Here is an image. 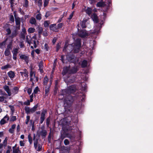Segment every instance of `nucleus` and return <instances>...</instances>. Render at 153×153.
Masks as SVG:
<instances>
[{"instance_id": "obj_1", "label": "nucleus", "mask_w": 153, "mask_h": 153, "mask_svg": "<svg viewBox=\"0 0 153 153\" xmlns=\"http://www.w3.org/2000/svg\"><path fill=\"white\" fill-rule=\"evenodd\" d=\"M74 101L73 97L71 95H68L64 100V105L66 111H68L70 113L72 112V109L71 108L72 103Z\"/></svg>"}, {"instance_id": "obj_2", "label": "nucleus", "mask_w": 153, "mask_h": 153, "mask_svg": "<svg viewBox=\"0 0 153 153\" xmlns=\"http://www.w3.org/2000/svg\"><path fill=\"white\" fill-rule=\"evenodd\" d=\"M71 48V51L74 53L79 52L81 46V39H77L74 43L69 45Z\"/></svg>"}, {"instance_id": "obj_3", "label": "nucleus", "mask_w": 153, "mask_h": 153, "mask_svg": "<svg viewBox=\"0 0 153 153\" xmlns=\"http://www.w3.org/2000/svg\"><path fill=\"white\" fill-rule=\"evenodd\" d=\"M76 89V86L74 85H72L69 87L67 89H66L62 90L61 94L59 95V98L61 97L62 99L63 97H64V96L62 97H61V96L66 95L67 94L69 95V94L74 92Z\"/></svg>"}, {"instance_id": "obj_4", "label": "nucleus", "mask_w": 153, "mask_h": 153, "mask_svg": "<svg viewBox=\"0 0 153 153\" xmlns=\"http://www.w3.org/2000/svg\"><path fill=\"white\" fill-rule=\"evenodd\" d=\"M92 19L93 21L96 23V26L94 30V33L98 34L100 32V30L102 27V25L98 23V18L96 14L94 13L92 14Z\"/></svg>"}, {"instance_id": "obj_5", "label": "nucleus", "mask_w": 153, "mask_h": 153, "mask_svg": "<svg viewBox=\"0 0 153 153\" xmlns=\"http://www.w3.org/2000/svg\"><path fill=\"white\" fill-rule=\"evenodd\" d=\"M37 107L38 105H35L31 108H30L29 107L26 106L25 107V109L26 113L27 114H28L30 113H33L35 112L36 111Z\"/></svg>"}, {"instance_id": "obj_6", "label": "nucleus", "mask_w": 153, "mask_h": 153, "mask_svg": "<svg viewBox=\"0 0 153 153\" xmlns=\"http://www.w3.org/2000/svg\"><path fill=\"white\" fill-rule=\"evenodd\" d=\"M30 81L32 82L33 85L34 84V82H36L38 81V78L35 76L34 72L31 71L30 72Z\"/></svg>"}, {"instance_id": "obj_7", "label": "nucleus", "mask_w": 153, "mask_h": 153, "mask_svg": "<svg viewBox=\"0 0 153 153\" xmlns=\"http://www.w3.org/2000/svg\"><path fill=\"white\" fill-rule=\"evenodd\" d=\"M47 114V111L45 110L42 111L41 114V116L40 118V123L42 124L45 118V116Z\"/></svg>"}, {"instance_id": "obj_8", "label": "nucleus", "mask_w": 153, "mask_h": 153, "mask_svg": "<svg viewBox=\"0 0 153 153\" xmlns=\"http://www.w3.org/2000/svg\"><path fill=\"white\" fill-rule=\"evenodd\" d=\"M9 116L7 115L4 116L0 121V124L1 125H3L7 122L9 120Z\"/></svg>"}, {"instance_id": "obj_9", "label": "nucleus", "mask_w": 153, "mask_h": 153, "mask_svg": "<svg viewBox=\"0 0 153 153\" xmlns=\"http://www.w3.org/2000/svg\"><path fill=\"white\" fill-rule=\"evenodd\" d=\"M20 58L22 59H24L26 62L27 64L29 61L28 57L24 54H19Z\"/></svg>"}, {"instance_id": "obj_10", "label": "nucleus", "mask_w": 153, "mask_h": 153, "mask_svg": "<svg viewBox=\"0 0 153 153\" xmlns=\"http://www.w3.org/2000/svg\"><path fill=\"white\" fill-rule=\"evenodd\" d=\"M78 69L77 67L75 66L71 68H70L69 71V74H73L76 73L78 71Z\"/></svg>"}, {"instance_id": "obj_11", "label": "nucleus", "mask_w": 153, "mask_h": 153, "mask_svg": "<svg viewBox=\"0 0 153 153\" xmlns=\"http://www.w3.org/2000/svg\"><path fill=\"white\" fill-rule=\"evenodd\" d=\"M79 35L82 37H83L88 35L87 33L85 30H81L78 33Z\"/></svg>"}, {"instance_id": "obj_12", "label": "nucleus", "mask_w": 153, "mask_h": 153, "mask_svg": "<svg viewBox=\"0 0 153 153\" xmlns=\"http://www.w3.org/2000/svg\"><path fill=\"white\" fill-rule=\"evenodd\" d=\"M4 90L8 94V96H10L12 94V93L10 89L9 88V86L5 85L4 87Z\"/></svg>"}, {"instance_id": "obj_13", "label": "nucleus", "mask_w": 153, "mask_h": 153, "mask_svg": "<svg viewBox=\"0 0 153 153\" xmlns=\"http://www.w3.org/2000/svg\"><path fill=\"white\" fill-rule=\"evenodd\" d=\"M14 16L15 17L16 24L18 26V28L20 29V19L19 17H16L15 15Z\"/></svg>"}, {"instance_id": "obj_14", "label": "nucleus", "mask_w": 153, "mask_h": 153, "mask_svg": "<svg viewBox=\"0 0 153 153\" xmlns=\"http://www.w3.org/2000/svg\"><path fill=\"white\" fill-rule=\"evenodd\" d=\"M19 73L22 76H24L26 77H28V72L26 69H25L23 71H20Z\"/></svg>"}, {"instance_id": "obj_15", "label": "nucleus", "mask_w": 153, "mask_h": 153, "mask_svg": "<svg viewBox=\"0 0 153 153\" xmlns=\"http://www.w3.org/2000/svg\"><path fill=\"white\" fill-rule=\"evenodd\" d=\"M19 88L18 87L16 86L14 87L12 90V94L14 95L17 94L19 92Z\"/></svg>"}, {"instance_id": "obj_16", "label": "nucleus", "mask_w": 153, "mask_h": 153, "mask_svg": "<svg viewBox=\"0 0 153 153\" xmlns=\"http://www.w3.org/2000/svg\"><path fill=\"white\" fill-rule=\"evenodd\" d=\"M7 74L11 80L14 77L15 74L14 72L10 71L7 73Z\"/></svg>"}, {"instance_id": "obj_17", "label": "nucleus", "mask_w": 153, "mask_h": 153, "mask_svg": "<svg viewBox=\"0 0 153 153\" xmlns=\"http://www.w3.org/2000/svg\"><path fill=\"white\" fill-rule=\"evenodd\" d=\"M47 134V131L44 129H42L41 131L40 132V134L42 136V137L43 138H45Z\"/></svg>"}, {"instance_id": "obj_18", "label": "nucleus", "mask_w": 153, "mask_h": 153, "mask_svg": "<svg viewBox=\"0 0 153 153\" xmlns=\"http://www.w3.org/2000/svg\"><path fill=\"white\" fill-rule=\"evenodd\" d=\"M69 70L70 68L69 67H64L63 69L62 74L63 75H64L67 73L69 74Z\"/></svg>"}, {"instance_id": "obj_19", "label": "nucleus", "mask_w": 153, "mask_h": 153, "mask_svg": "<svg viewBox=\"0 0 153 153\" xmlns=\"http://www.w3.org/2000/svg\"><path fill=\"white\" fill-rule=\"evenodd\" d=\"M88 20V19H84L81 22L80 25L82 28H84L86 27V23Z\"/></svg>"}, {"instance_id": "obj_20", "label": "nucleus", "mask_w": 153, "mask_h": 153, "mask_svg": "<svg viewBox=\"0 0 153 153\" xmlns=\"http://www.w3.org/2000/svg\"><path fill=\"white\" fill-rule=\"evenodd\" d=\"M12 67L11 65L9 64H7L6 65L2 66L1 68V70H6L8 68H11Z\"/></svg>"}, {"instance_id": "obj_21", "label": "nucleus", "mask_w": 153, "mask_h": 153, "mask_svg": "<svg viewBox=\"0 0 153 153\" xmlns=\"http://www.w3.org/2000/svg\"><path fill=\"white\" fill-rule=\"evenodd\" d=\"M66 134L67 133H65V132L63 133H61L59 140H61V141H62L65 137H66Z\"/></svg>"}, {"instance_id": "obj_22", "label": "nucleus", "mask_w": 153, "mask_h": 153, "mask_svg": "<svg viewBox=\"0 0 153 153\" xmlns=\"http://www.w3.org/2000/svg\"><path fill=\"white\" fill-rule=\"evenodd\" d=\"M66 137L69 138L71 140H73L74 139L75 136L74 134H71L69 133H67Z\"/></svg>"}, {"instance_id": "obj_23", "label": "nucleus", "mask_w": 153, "mask_h": 153, "mask_svg": "<svg viewBox=\"0 0 153 153\" xmlns=\"http://www.w3.org/2000/svg\"><path fill=\"white\" fill-rule=\"evenodd\" d=\"M35 1L39 7H42V0H35Z\"/></svg>"}, {"instance_id": "obj_24", "label": "nucleus", "mask_w": 153, "mask_h": 153, "mask_svg": "<svg viewBox=\"0 0 153 153\" xmlns=\"http://www.w3.org/2000/svg\"><path fill=\"white\" fill-rule=\"evenodd\" d=\"M56 25V24L51 25L50 26V29L51 30L56 31L57 29Z\"/></svg>"}, {"instance_id": "obj_25", "label": "nucleus", "mask_w": 153, "mask_h": 153, "mask_svg": "<svg viewBox=\"0 0 153 153\" xmlns=\"http://www.w3.org/2000/svg\"><path fill=\"white\" fill-rule=\"evenodd\" d=\"M87 65V62L85 60H83L82 62L81 66L82 68H84L86 67Z\"/></svg>"}, {"instance_id": "obj_26", "label": "nucleus", "mask_w": 153, "mask_h": 153, "mask_svg": "<svg viewBox=\"0 0 153 153\" xmlns=\"http://www.w3.org/2000/svg\"><path fill=\"white\" fill-rule=\"evenodd\" d=\"M49 86H47L45 87V97H46L48 96V93L49 91Z\"/></svg>"}, {"instance_id": "obj_27", "label": "nucleus", "mask_w": 153, "mask_h": 153, "mask_svg": "<svg viewBox=\"0 0 153 153\" xmlns=\"http://www.w3.org/2000/svg\"><path fill=\"white\" fill-rule=\"evenodd\" d=\"M19 50V47L14 48L12 51V53L13 55H17L18 53V51Z\"/></svg>"}, {"instance_id": "obj_28", "label": "nucleus", "mask_w": 153, "mask_h": 153, "mask_svg": "<svg viewBox=\"0 0 153 153\" xmlns=\"http://www.w3.org/2000/svg\"><path fill=\"white\" fill-rule=\"evenodd\" d=\"M30 23L31 24L35 25L36 24V20L35 18L31 17L30 20Z\"/></svg>"}, {"instance_id": "obj_29", "label": "nucleus", "mask_w": 153, "mask_h": 153, "mask_svg": "<svg viewBox=\"0 0 153 153\" xmlns=\"http://www.w3.org/2000/svg\"><path fill=\"white\" fill-rule=\"evenodd\" d=\"M11 54L10 50L6 49L4 52V55L5 56H8Z\"/></svg>"}, {"instance_id": "obj_30", "label": "nucleus", "mask_w": 153, "mask_h": 153, "mask_svg": "<svg viewBox=\"0 0 153 153\" xmlns=\"http://www.w3.org/2000/svg\"><path fill=\"white\" fill-rule=\"evenodd\" d=\"M82 104L80 102L79 103H77L76 104L75 108L76 109H79L81 107Z\"/></svg>"}, {"instance_id": "obj_31", "label": "nucleus", "mask_w": 153, "mask_h": 153, "mask_svg": "<svg viewBox=\"0 0 153 153\" xmlns=\"http://www.w3.org/2000/svg\"><path fill=\"white\" fill-rule=\"evenodd\" d=\"M70 151L69 148H67L66 147H64L63 149V153H69Z\"/></svg>"}, {"instance_id": "obj_32", "label": "nucleus", "mask_w": 153, "mask_h": 153, "mask_svg": "<svg viewBox=\"0 0 153 153\" xmlns=\"http://www.w3.org/2000/svg\"><path fill=\"white\" fill-rule=\"evenodd\" d=\"M86 13L88 15L91 14L92 12V9L90 8H88L85 10Z\"/></svg>"}, {"instance_id": "obj_33", "label": "nucleus", "mask_w": 153, "mask_h": 153, "mask_svg": "<svg viewBox=\"0 0 153 153\" xmlns=\"http://www.w3.org/2000/svg\"><path fill=\"white\" fill-rule=\"evenodd\" d=\"M17 34V32L16 30H15L14 31H13L11 34V35L10 36V37L11 38H13L14 37H15Z\"/></svg>"}, {"instance_id": "obj_34", "label": "nucleus", "mask_w": 153, "mask_h": 153, "mask_svg": "<svg viewBox=\"0 0 153 153\" xmlns=\"http://www.w3.org/2000/svg\"><path fill=\"white\" fill-rule=\"evenodd\" d=\"M12 48V42H10L9 44L7 45V48H6L8 50H11Z\"/></svg>"}, {"instance_id": "obj_35", "label": "nucleus", "mask_w": 153, "mask_h": 153, "mask_svg": "<svg viewBox=\"0 0 153 153\" xmlns=\"http://www.w3.org/2000/svg\"><path fill=\"white\" fill-rule=\"evenodd\" d=\"M35 29L34 28L30 27L28 30V32L29 33H32L34 32Z\"/></svg>"}, {"instance_id": "obj_36", "label": "nucleus", "mask_w": 153, "mask_h": 153, "mask_svg": "<svg viewBox=\"0 0 153 153\" xmlns=\"http://www.w3.org/2000/svg\"><path fill=\"white\" fill-rule=\"evenodd\" d=\"M6 40L0 43V48H3L5 46Z\"/></svg>"}, {"instance_id": "obj_37", "label": "nucleus", "mask_w": 153, "mask_h": 153, "mask_svg": "<svg viewBox=\"0 0 153 153\" xmlns=\"http://www.w3.org/2000/svg\"><path fill=\"white\" fill-rule=\"evenodd\" d=\"M48 80V78L47 76H45L44 79V84L45 85H46Z\"/></svg>"}, {"instance_id": "obj_38", "label": "nucleus", "mask_w": 153, "mask_h": 153, "mask_svg": "<svg viewBox=\"0 0 153 153\" xmlns=\"http://www.w3.org/2000/svg\"><path fill=\"white\" fill-rule=\"evenodd\" d=\"M28 140L30 144H31L33 143L32 139L30 136V134H29L28 136Z\"/></svg>"}, {"instance_id": "obj_39", "label": "nucleus", "mask_w": 153, "mask_h": 153, "mask_svg": "<svg viewBox=\"0 0 153 153\" xmlns=\"http://www.w3.org/2000/svg\"><path fill=\"white\" fill-rule=\"evenodd\" d=\"M13 153H18V152L19 151V148L17 149L14 148V147H12Z\"/></svg>"}, {"instance_id": "obj_40", "label": "nucleus", "mask_w": 153, "mask_h": 153, "mask_svg": "<svg viewBox=\"0 0 153 153\" xmlns=\"http://www.w3.org/2000/svg\"><path fill=\"white\" fill-rule=\"evenodd\" d=\"M12 151V149L11 146H7V149L6 151V153H10V152Z\"/></svg>"}, {"instance_id": "obj_41", "label": "nucleus", "mask_w": 153, "mask_h": 153, "mask_svg": "<svg viewBox=\"0 0 153 153\" xmlns=\"http://www.w3.org/2000/svg\"><path fill=\"white\" fill-rule=\"evenodd\" d=\"M36 19L38 20H40L41 19L42 17L40 13H39L37 14L36 17Z\"/></svg>"}, {"instance_id": "obj_42", "label": "nucleus", "mask_w": 153, "mask_h": 153, "mask_svg": "<svg viewBox=\"0 0 153 153\" xmlns=\"http://www.w3.org/2000/svg\"><path fill=\"white\" fill-rule=\"evenodd\" d=\"M50 24V22L49 21H46L44 22V26L45 27H48Z\"/></svg>"}, {"instance_id": "obj_43", "label": "nucleus", "mask_w": 153, "mask_h": 153, "mask_svg": "<svg viewBox=\"0 0 153 153\" xmlns=\"http://www.w3.org/2000/svg\"><path fill=\"white\" fill-rule=\"evenodd\" d=\"M38 143V140L36 139L34 141V146L35 149H36L37 148Z\"/></svg>"}, {"instance_id": "obj_44", "label": "nucleus", "mask_w": 153, "mask_h": 153, "mask_svg": "<svg viewBox=\"0 0 153 153\" xmlns=\"http://www.w3.org/2000/svg\"><path fill=\"white\" fill-rule=\"evenodd\" d=\"M49 49V48L47 44H45L44 46V50L46 51H48Z\"/></svg>"}, {"instance_id": "obj_45", "label": "nucleus", "mask_w": 153, "mask_h": 153, "mask_svg": "<svg viewBox=\"0 0 153 153\" xmlns=\"http://www.w3.org/2000/svg\"><path fill=\"white\" fill-rule=\"evenodd\" d=\"M49 0H45L44 6V7L47 6L48 4Z\"/></svg>"}, {"instance_id": "obj_46", "label": "nucleus", "mask_w": 153, "mask_h": 153, "mask_svg": "<svg viewBox=\"0 0 153 153\" xmlns=\"http://www.w3.org/2000/svg\"><path fill=\"white\" fill-rule=\"evenodd\" d=\"M30 117L29 115H27L26 117V119L25 120V123L26 124H28V122L30 120Z\"/></svg>"}, {"instance_id": "obj_47", "label": "nucleus", "mask_w": 153, "mask_h": 153, "mask_svg": "<svg viewBox=\"0 0 153 153\" xmlns=\"http://www.w3.org/2000/svg\"><path fill=\"white\" fill-rule=\"evenodd\" d=\"M39 91V88L38 87H37V86L35 88L34 90L33 93L34 94H37Z\"/></svg>"}, {"instance_id": "obj_48", "label": "nucleus", "mask_w": 153, "mask_h": 153, "mask_svg": "<svg viewBox=\"0 0 153 153\" xmlns=\"http://www.w3.org/2000/svg\"><path fill=\"white\" fill-rule=\"evenodd\" d=\"M50 118L49 117H48L47 120H46V125L47 126H48L49 123H50Z\"/></svg>"}, {"instance_id": "obj_49", "label": "nucleus", "mask_w": 153, "mask_h": 153, "mask_svg": "<svg viewBox=\"0 0 153 153\" xmlns=\"http://www.w3.org/2000/svg\"><path fill=\"white\" fill-rule=\"evenodd\" d=\"M63 24L62 23L58 24L56 26V29H59L61 28L63 26Z\"/></svg>"}, {"instance_id": "obj_50", "label": "nucleus", "mask_w": 153, "mask_h": 153, "mask_svg": "<svg viewBox=\"0 0 153 153\" xmlns=\"http://www.w3.org/2000/svg\"><path fill=\"white\" fill-rule=\"evenodd\" d=\"M16 117L15 116H13L10 119V121H14L16 120Z\"/></svg>"}, {"instance_id": "obj_51", "label": "nucleus", "mask_w": 153, "mask_h": 153, "mask_svg": "<svg viewBox=\"0 0 153 153\" xmlns=\"http://www.w3.org/2000/svg\"><path fill=\"white\" fill-rule=\"evenodd\" d=\"M42 30L43 29L42 27H39L38 32L39 34H41L42 33Z\"/></svg>"}, {"instance_id": "obj_52", "label": "nucleus", "mask_w": 153, "mask_h": 153, "mask_svg": "<svg viewBox=\"0 0 153 153\" xmlns=\"http://www.w3.org/2000/svg\"><path fill=\"white\" fill-rule=\"evenodd\" d=\"M64 143L65 145H67L69 144V142L68 139H65L64 141Z\"/></svg>"}, {"instance_id": "obj_53", "label": "nucleus", "mask_w": 153, "mask_h": 153, "mask_svg": "<svg viewBox=\"0 0 153 153\" xmlns=\"http://www.w3.org/2000/svg\"><path fill=\"white\" fill-rule=\"evenodd\" d=\"M25 2L24 3V6L26 7H27L28 6V1L27 0H25Z\"/></svg>"}, {"instance_id": "obj_54", "label": "nucleus", "mask_w": 153, "mask_h": 153, "mask_svg": "<svg viewBox=\"0 0 153 153\" xmlns=\"http://www.w3.org/2000/svg\"><path fill=\"white\" fill-rule=\"evenodd\" d=\"M6 31L7 32V35H9L11 33V31L9 28L7 29Z\"/></svg>"}, {"instance_id": "obj_55", "label": "nucleus", "mask_w": 153, "mask_h": 153, "mask_svg": "<svg viewBox=\"0 0 153 153\" xmlns=\"http://www.w3.org/2000/svg\"><path fill=\"white\" fill-rule=\"evenodd\" d=\"M51 14V13L50 11L46 12L45 15V17L46 18L48 17Z\"/></svg>"}, {"instance_id": "obj_56", "label": "nucleus", "mask_w": 153, "mask_h": 153, "mask_svg": "<svg viewBox=\"0 0 153 153\" xmlns=\"http://www.w3.org/2000/svg\"><path fill=\"white\" fill-rule=\"evenodd\" d=\"M24 105H30V102L29 100H27L24 103Z\"/></svg>"}, {"instance_id": "obj_57", "label": "nucleus", "mask_w": 153, "mask_h": 153, "mask_svg": "<svg viewBox=\"0 0 153 153\" xmlns=\"http://www.w3.org/2000/svg\"><path fill=\"white\" fill-rule=\"evenodd\" d=\"M39 69H43V65L42 63H40L39 65Z\"/></svg>"}, {"instance_id": "obj_58", "label": "nucleus", "mask_w": 153, "mask_h": 153, "mask_svg": "<svg viewBox=\"0 0 153 153\" xmlns=\"http://www.w3.org/2000/svg\"><path fill=\"white\" fill-rule=\"evenodd\" d=\"M24 141H20L19 142L20 145L21 146H24L25 143H24Z\"/></svg>"}, {"instance_id": "obj_59", "label": "nucleus", "mask_w": 153, "mask_h": 153, "mask_svg": "<svg viewBox=\"0 0 153 153\" xmlns=\"http://www.w3.org/2000/svg\"><path fill=\"white\" fill-rule=\"evenodd\" d=\"M89 1L90 3L93 4L97 1V0H89Z\"/></svg>"}, {"instance_id": "obj_60", "label": "nucleus", "mask_w": 153, "mask_h": 153, "mask_svg": "<svg viewBox=\"0 0 153 153\" xmlns=\"http://www.w3.org/2000/svg\"><path fill=\"white\" fill-rule=\"evenodd\" d=\"M27 33H21V36L22 38H24L25 37V35H26Z\"/></svg>"}, {"instance_id": "obj_61", "label": "nucleus", "mask_w": 153, "mask_h": 153, "mask_svg": "<svg viewBox=\"0 0 153 153\" xmlns=\"http://www.w3.org/2000/svg\"><path fill=\"white\" fill-rule=\"evenodd\" d=\"M33 47L34 48H36L37 47V45L35 40H34L33 41Z\"/></svg>"}, {"instance_id": "obj_62", "label": "nucleus", "mask_w": 153, "mask_h": 153, "mask_svg": "<svg viewBox=\"0 0 153 153\" xmlns=\"http://www.w3.org/2000/svg\"><path fill=\"white\" fill-rule=\"evenodd\" d=\"M10 20L11 21H12V22H14V17H13V15H11L10 16Z\"/></svg>"}, {"instance_id": "obj_63", "label": "nucleus", "mask_w": 153, "mask_h": 153, "mask_svg": "<svg viewBox=\"0 0 153 153\" xmlns=\"http://www.w3.org/2000/svg\"><path fill=\"white\" fill-rule=\"evenodd\" d=\"M5 98L3 96L0 97V102H3Z\"/></svg>"}, {"instance_id": "obj_64", "label": "nucleus", "mask_w": 153, "mask_h": 153, "mask_svg": "<svg viewBox=\"0 0 153 153\" xmlns=\"http://www.w3.org/2000/svg\"><path fill=\"white\" fill-rule=\"evenodd\" d=\"M35 52L38 54L40 53V50L39 49H37L35 50H34Z\"/></svg>"}]
</instances>
